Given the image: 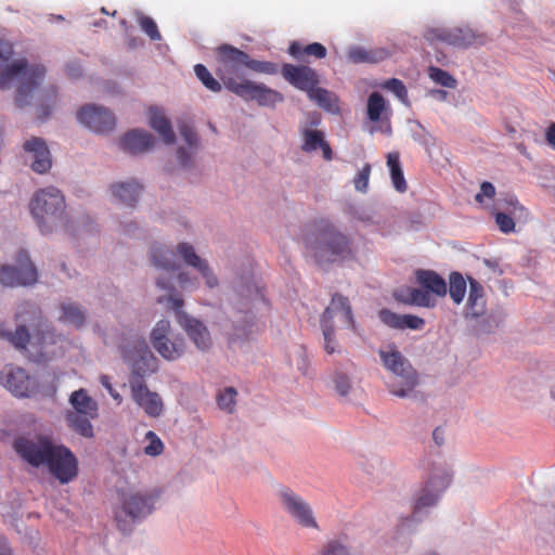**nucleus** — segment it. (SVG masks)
<instances>
[{
    "instance_id": "aec40b11",
    "label": "nucleus",
    "mask_w": 555,
    "mask_h": 555,
    "mask_svg": "<svg viewBox=\"0 0 555 555\" xmlns=\"http://www.w3.org/2000/svg\"><path fill=\"white\" fill-rule=\"evenodd\" d=\"M131 399L144 413L153 418L159 417L164 412V402L160 396L149 389L146 383L130 382Z\"/></svg>"
},
{
    "instance_id": "e2e57ef3",
    "label": "nucleus",
    "mask_w": 555,
    "mask_h": 555,
    "mask_svg": "<svg viewBox=\"0 0 555 555\" xmlns=\"http://www.w3.org/2000/svg\"><path fill=\"white\" fill-rule=\"evenodd\" d=\"M178 159L182 166H186L190 159V155L185 149L179 147L177 152Z\"/></svg>"
},
{
    "instance_id": "bf43d9fd",
    "label": "nucleus",
    "mask_w": 555,
    "mask_h": 555,
    "mask_svg": "<svg viewBox=\"0 0 555 555\" xmlns=\"http://www.w3.org/2000/svg\"><path fill=\"white\" fill-rule=\"evenodd\" d=\"M67 75L72 78H78L81 76L82 69L78 64H68L66 67Z\"/></svg>"
},
{
    "instance_id": "b1692460",
    "label": "nucleus",
    "mask_w": 555,
    "mask_h": 555,
    "mask_svg": "<svg viewBox=\"0 0 555 555\" xmlns=\"http://www.w3.org/2000/svg\"><path fill=\"white\" fill-rule=\"evenodd\" d=\"M378 318L386 326L395 330L420 331L425 326L423 318L413 314H399L386 308L379 310Z\"/></svg>"
},
{
    "instance_id": "5701e85b",
    "label": "nucleus",
    "mask_w": 555,
    "mask_h": 555,
    "mask_svg": "<svg viewBox=\"0 0 555 555\" xmlns=\"http://www.w3.org/2000/svg\"><path fill=\"white\" fill-rule=\"evenodd\" d=\"M258 332V326L254 321V315L247 312H237L232 319V330L228 332V341L232 347L238 343L249 339Z\"/></svg>"
},
{
    "instance_id": "69168bd1",
    "label": "nucleus",
    "mask_w": 555,
    "mask_h": 555,
    "mask_svg": "<svg viewBox=\"0 0 555 555\" xmlns=\"http://www.w3.org/2000/svg\"><path fill=\"white\" fill-rule=\"evenodd\" d=\"M50 98L52 100V102L54 103L55 102V99H56V90L54 88H52L50 91Z\"/></svg>"
},
{
    "instance_id": "09e8293b",
    "label": "nucleus",
    "mask_w": 555,
    "mask_h": 555,
    "mask_svg": "<svg viewBox=\"0 0 555 555\" xmlns=\"http://www.w3.org/2000/svg\"><path fill=\"white\" fill-rule=\"evenodd\" d=\"M336 391L340 396H347L351 389V383L348 375L344 372L336 371L333 377Z\"/></svg>"
},
{
    "instance_id": "79ce46f5",
    "label": "nucleus",
    "mask_w": 555,
    "mask_h": 555,
    "mask_svg": "<svg viewBox=\"0 0 555 555\" xmlns=\"http://www.w3.org/2000/svg\"><path fill=\"white\" fill-rule=\"evenodd\" d=\"M194 72L196 74V77L208 90L212 92L221 91V83L212 77V75L205 65L196 64L194 66Z\"/></svg>"
},
{
    "instance_id": "0e129e2a",
    "label": "nucleus",
    "mask_w": 555,
    "mask_h": 555,
    "mask_svg": "<svg viewBox=\"0 0 555 555\" xmlns=\"http://www.w3.org/2000/svg\"><path fill=\"white\" fill-rule=\"evenodd\" d=\"M433 438L436 442V444L441 446L443 444V430L440 427H437L433 433Z\"/></svg>"
},
{
    "instance_id": "e433bc0d",
    "label": "nucleus",
    "mask_w": 555,
    "mask_h": 555,
    "mask_svg": "<svg viewBox=\"0 0 555 555\" xmlns=\"http://www.w3.org/2000/svg\"><path fill=\"white\" fill-rule=\"evenodd\" d=\"M61 311L62 314L60 320L77 328L81 327L86 322V313L77 304H63L61 306Z\"/></svg>"
},
{
    "instance_id": "de8ad7c7",
    "label": "nucleus",
    "mask_w": 555,
    "mask_h": 555,
    "mask_svg": "<svg viewBox=\"0 0 555 555\" xmlns=\"http://www.w3.org/2000/svg\"><path fill=\"white\" fill-rule=\"evenodd\" d=\"M145 439L149 441L144 447V453L150 456H157L164 451V443L159 437L152 430L145 434Z\"/></svg>"
},
{
    "instance_id": "8fccbe9b",
    "label": "nucleus",
    "mask_w": 555,
    "mask_h": 555,
    "mask_svg": "<svg viewBox=\"0 0 555 555\" xmlns=\"http://www.w3.org/2000/svg\"><path fill=\"white\" fill-rule=\"evenodd\" d=\"M371 175V165L365 164L353 179L354 188L359 192H366Z\"/></svg>"
},
{
    "instance_id": "864d4df0",
    "label": "nucleus",
    "mask_w": 555,
    "mask_h": 555,
    "mask_svg": "<svg viewBox=\"0 0 555 555\" xmlns=\"http://www.w3.org/2000/svg\"><path fill=\"white\" fill-rule=\"evenodd\" d=\"M495 222L499 229L504 233L513 232L515 229V222L513 218L504 212H498L495 215Z\"/></svg>"
},
{
    "instance_id": "052dcab7",
    "label": "nucleus",
    "mask_w": 555,
    "mask_h": 555,
    "mask_svg": "<svg viewBox=\"0 0 555 555\" xmlns=\"http://www.w3.org/2000/svg\"><path fill=\"white\" fill-rule=\"evenodd\" d=\"M0 555H14L9 541L0 538Z\"/></svg>"
},
{
    "instance_id": "3c124183",
    "label": "nucleus",
    "mask_w": 555,
    "mask_h": 555,
    "mask_svg": "<svg viewBox=\"0 0 555 555\" xmlns=\"http://www.w3.org/2000/svg\"><path fill=\"white\" fill-rule=\"evenodd\" d=\"M139 23L141 26V29L152 39V40H159L160 39V33L158 31V27L154 20L150 16H141L139 18Z\"/></svg>"
},
{
    "instance_id": "f704fd0d",
    "label": "nucleus",
    "mask_w": 555,
    "mask_h": 555,
    "mask_svg": "<svg viewBox=\"0 0 555 555\" xmlns=\"http://www.w3.org/2000/svg\"><path fill=\"white\" fill-rule=\"evenodd\" d=\"M288 53L297 60H300L304 55L324 59L327 51L326 48L319 42L302 46L298 41H293L288 47Z\"/></svg>"
},
{
    "instance_id": "2f4dec72",
    "label": "nucleus",
    "mask_w": 555,
    "mask_h": 555,
    "mask_svg": "<svg viewBox=\"0 0 555 555\" xmlns=\"http://www.w3.org/2000/svg\"><path fill=\"white\" fill-rule=\"evenodd\" d=\"M142 186L134 180L112 185V192L121 203L134 206L138 202Z\"/></svg>"
},
{
    "instance_id": "7ed1b4c3",
    "label": "nucleus",
    "mask_w": 555,
    "mask_h": 555,
    "mask_svg": "<svg viewBox=\"0 0 555 555\" xmlns=\"http://www.w3.org/2000/svg\"><path fill=\"white\" fill-rule=\"evenodd\" d=\"M31 313L37 320L33 335L26 325H18L14 332H11L0 323V338L9 341L15 349L27 353L33 361L41 362L53 354L51 347L61 339V336L56 335L49 325L42 323L41 312L38 309L31 307Z\"/></svg>"
},
{
    "instance_id": "4be33fe9",
    "label": "nucleus",
    "mask_w": 555,
    "mask_h": 555,
    "mask_svg": "<svg viewBox=\"0 0 555 555\" xmlns=\"http://www.w3.org/2000/svg\"><path fill=\"white\" fill-rule=\"evenodd\" d=\"M0 380L16 397H27L31 391V380L24 369H7L1 373Z\"/></svg>"
},
{
    "instance_id": "6ab92c4d",
    "label": "nucleus",
    "mask_w": 555,
    "mask_h": 555,
    "mask_svg": "<svg viewBox=\"0 0 555 555\" xmlns=\"http://www.w3.org/2000/svg\"><path fill=\"white\" fill-rule=\"evenodd\" d=\"M450 482L451 476L444 469H439L431 475L421 489L414 505V514L420 513L425 507L435 505L439 500L440 493L449 487Z\"/></svg>"
},
{
    "instance_id": "1a4fd4ad",
    "label": "nucleus",
    "mask_w": 555,
    "mask_h": 555,
    "mask_svg": "<svg viewBox=\"0 0 555 555\" xmlns=\"http://www.w3.org/2000/svg\"><path fill=\"white\" fill-rule=\"evenodd\" d=\"M124 361L130 366V382L145 383L144 378L158 370V360L143 337L135 336L120 347Z\"/></svg>"
},
{
    "instance_id": "603ef678",
    "label": "nucleus",
    "mask_w": 555,
    "mask_h": 555,
    "mask_svg": "<svg viewBox=\"0 0 555 555\" xmlns=\"http://www.w3.org/2000/svg\"><path fill=\"white\" fill-rule=\"evenodd\" d=\"M321 555H350V553L343 543L332 540L323 546Z\"/></svg>"
},
{
    "instance_id": "f03ea898",
    "label": "nucleus",
    "mask_w": 555,
    "mask_h": 555,
    "mask_svg": "<svg viewBox=\"0 0 555 555\" xmlns=\"http://www.w3.org/2000/svg\"><path fill=\"white\" fill-rule=\"evenodd\" d=\"M302 243L307 255L321 268L356 257L351 238L327 219L314 220L305 231Z\"/></svg>"
},
{
    "instance_id": "2eb2a0df",
    "label": "nucleus",
    "mask_w": 555,
    "mask_h": 555,
    "mask_svg": "<svg viewBox=\"0 0 555 555\" xmlns=\"http://www.w3.org/2000/svg\"><path fill=\"white\" fill-rule=\"evenodd\" d=\"M37 279V269L24 250L17 254L16 266L0 267V283L4 286L31 285Z\"/></svg>"
},
{
    "instance_id": "5fc2aeb1",
    "label": "nucleus",
    "mask_w": 555,
    "mask_h": 555,
    "mask_svg": "<svg viewBox=\"0 0 555 555\" xmlns=\"http://www.w3.org/2000/svg\"><path fill=\"white\" fill-rule=\"evenodd\" d=\"M180 133L190 147L197 146L198 138L196 132L189 126H182Z\"/></svg>"
},
{
    "instance_id": "a18cd8bd",
    "label": "nucleus",
    "mask_w": 555,
    "mask_h": 555,
    "mask_svg": "<svg viewBox=\"0 0 555 555\" xmlns=\"http://www.w3.org/2000/svg\"><path fill=\"white\" fill-rule=\"evenodd\" d=\"M430 78L438 85L447 88H454L456 80L446 70L431 66L429 68Z\"/></svg>"
},
{
    "instance_id": "9b49d317",
    "label": "nucleus",
    "mask_w": 555,
    "mask_h": 555,
    "mask_svg": "<svg viewBox=\"0 0 555 555\" xmlns=\"http://www.w3.org/2000/svg\"><path fill=\"white\" fill-rule=\"evenodd\" d=\"M217 75L224 87L234 92L240 87L238 78L242 68L246 67L247 53L233 46L222 44L217 49Z\"/></svg>"
},
{
    "instance_id": "13d9d810",
    "label": "nucleus",
    "mask_w": 555,
    "mask_h": 555,
    "mask_svg": "<svg viewBox=\"0 0 555 555\" xmlns=\"http://www.w3.org/2000/svg\"><path fill=\"white\" fill-rule=\"evenodd\" d=\"M546 142L555 149V122L551 124L545 132Z\"/></svg>"
},
{
    "instance_id": "6e6552de",
    "label": "nucleus",
    "mask_w": 555,
    "mask_h": 555,
    "mask_svg": "<svg viewBox=\"0 0 555 555\" xmlns=\"http://www.w3.org/2000/svg\"><path fill=\"white\" fill-rule=\"evenodd\" d=\"M157 286L169 291L168 295L158 298V302L167 304L176 312L178 323L199 350H208L211 346V337L206 325L182 310L184 302L181 295L176 289L170 288L164 280L158 279Z\"/></svg>"
},
{
    "instance_id": "412c9836",
    "label": "nucleus",
    "mask_w": 555,
    "mask_h": 555,
    "mask_svg": "<svg viewBox=\"0 0 555 555\" xmlns=\"http://www.w3.org/2000/svg\"><path fill=\"white\" fill-rule=\"evenodd\" d=\"M281 72L286 81L307 93L319 83L317 72L309 66L284 64Z\"/></svg>"
},
{
    "instance_id": "c9c22d12",
    "label": "nucleus",
    "mask_w": 555,
    "mask_h": 555,
    "mask_svg": "<svg viewBox=\"0 0 555 555\" xmlns=\"http://www.w3.org/2000/svg\"><path fill=\"white\" fill-rule=\"evenodd\" d=\"M387 166L390 170V177L393 184V188L403 193L408 189L406 181L403 176V171L400 163V155L398 152H392L387 155Z\"/></svg>"
},
{
    "instance_id": "4d7b16f0",
    "label": "nucleus",
    "mask_w": 555,
    "mask_h": 555,
    "mask_svg": "<svg viewBox=\"0 0 555 555\" xmlns=\"http://www.w3.org/2000/svg\"><path fill=\"white\" fill-rule=\"evenodd\" d=\"M101 385L109 392L113 399L119 404L122 401L121 396L113 388L111 378L107 375L100 377Z\"/></svg>"
},
{
    "instance_id": "473e14b6",
    "label": "nucleus",
    "mask_w": 555,
    "mask_h": 555,
    "mask_svg": "<svg viewBox=\"0 0 555 555\" xmlns=\"http://www.w3.org/2000/svg\"><path fill=\"white\" fill-rule=\"evenodd\" d=\"M69 402L74 408L73 412L98 416V403L88 395L87 390L81 388L74 391L70 395Z\"/></svg>"
},
{
    "instance_id": "a19ab883",
    "label": "nucleus",
    "mask_w": 555,
    "mask_h": 555,
    "mask_svg": "<svg viewBox=\"0 0 555 555\" xmlns=\"http://www.w3.org/2000/svg\"><path fill=\"white\" fill-rule=\"evenodd\" d=\"M408 302L414 306L426 308H433L436 306L435 298L425 288H411L409 291Z\"/></svg>"
},
{
    "instance_id": "ddd939ff",
    "label": "nucleus",
    "mask_w": 555,
    "mask_h": 555,
    "mask_svg": "<svg viewBox=\"0 0 555 555\" xmlns=\"http://www.w3.org/2000/svg\"><path fill=\"white\" fill-rule=\"evenodd\" d=\"M425 37L431 43L441 42L456 48L482 46L488 41L485 34H477L469 27L431 28Z\"/></svg>"
},
{
    "instance_id": "a878e982",
    "label": "nucleus",
    "mask_w": 555,
    "mask_h": 555,
    "mask_svg": "<svg viewBox=\"0 0 555 555\" xmlns=\"http://www.w3.org/2000/svg\"><path fill=\"white\" fill-rule=\"evenodd\" d=\"M120 146L131 154L143 153L154 146V138L144 130L133 129L121 138Z\"/></svg>"
},
{
    "instance_id": "cd10ccee",
    "label": "nucleus",
    "mask_w": 555,
    "mask_h": 555,
    "mask_svg": "<svg viewBox=\"0 0 555 555\" xmlns=\"http://www.w3.org/2000/svg\"><path fill=\"white\" fill-rule=\"evenodd\" d=\"M304 143L301 150L306 153H311L318 149L322 150L323 157L325 160H332L333 151L330 144L324 139V133L319 130L305 129L302 132Z\"/></svg>"
},
{
    "instance_id": "c756f323",
    "label": "nucleus",
    "mask_w": 555,
    "mask_h": 555,
    "mask_svg": "<svg viewBox=\"0 0 555 555\" xmlns=\"http://www.w3.org/2000/svg\"><path fill=\"white\" fill-rule=\"evenodd\" d=\"M150 126L162 137L166 144H172L176 141V135L172 130L169 119L164 113L155 107L149 111Z\"/></svg>"
},
{
    "instance_id": "49530a36",
    "label": "nucleus",
    "mask_w": 555,
    "mask_h": 555,
    "mask_svg": "<svg viewBox=\"0 0 555 555\" xmlns=\"http://www.w3.org/2000/svg\"><path fill=\"white\" fill-rule=\"evenodd\" d=\"M383 88L391 91L402 103H408V90L400 79L390 78L384 82Z\"/></svg>"
},
{
    "instance_id": "680f3d73",
    "label": "nucleus",
    "mask_w": 555,
    "mask_h": 555,
    "mask_svg": "<svg viewBox=\"0 0 555 555\" xmlns=\"http://www.w3.org/2000/svg\"><path fill=\"white\" fill-rule=\"evenodd\" d=\"M178 281L181 285V287L185 288L190 285H194V282L190 279L189 274L185 272H180L178 274Z\"/></svg>"
},
{
    "instance_id": "a211bd4d",
    "label": "nucleus",
    "mask_w": 555,
    "mask_h": 555,
    "mask_svg": "<svg viewBox=\"0 0 555 555\" xmlns=\"http://www.w3.org/2000/svg\"><path fill=\"white\" fill-rule=\"evenodd\" d=\"M80 124L96 133H106L115 128V116L105 107L88 104L77 113Z\"/></svg>"
},
{
    "instance_id": "20e7f679",
    "label": "nucleus",
    "mask_w": 555,
    "mask_h": 555,
    "mask_svg": "<svg viewBox=\"0 0 555 555\" xmlns=\"http://www.w3.org/2000/svg\"><path fill=\"white\" fill-rule=\"evenodd\" d=\"M13 55V47L10 42H0V89H9L14 81H18L16 104H27V98L37 89L46 74L42 65L28 66L25 60H20L11 65L8 62Z\"/></svg>"
},
{
    "instance_id": "bb28decb",
    "label": "nucleus",
    "mask_w": 555,
    "mask_h": 555,
    "mask_svg": "<svg viewBox=\"0 0 555 555\" xmlns=\"http://www.w3.org/2000/svg\"><path fill=\"white\" fill-rule=\"evenodd\" d=\"M416 282L425 288L429 294L438 297H444L448 293V287L444 279L433 270L418 269L415 272Z\"/></svg>"
},
{
    "instance_id": "dca6fc26",
    "label": "nucleus",
    "mask_w": 555,
    "mask_h": 555,
    "mask_svg": "<svg viewBox=\"0 0 555 555\" xmlns=\"http://www.w3.org/2000/svg\"><path fill=\"white\" fill-rule=\"evenodd\" d=\"M279 498L284 511L305 528H318L310 505L297 493L288 488L280 490Z\"/></svg>"
},
{
    "instance_id": "774afa93",
    "label": "nucleus",
    "mask_w": 555,
    "mask_h": 555,
    "mask_svg": "<svg viewBox=\"0 0 555 555\" xmlns=\"http://www.w3.org/2000/svg\"><path fill=\"white\" fill-rule=\"evenodd\" d=\"M102 12L107 14L108 12L105 10V8H102Z\"/></svg>"
},
{
    "instance_id": "72a5a7b5",
    "label": "nucleus",
    "mask_w": 555,
    "mask_h": 555,
    "mask_svg": "<svg viewBox=\"0 0 555 555\" xmlns=\"http://www.w3.org/2000/svg\"><path fill=\"white\" fill-rule=\"evenodd\" d=\"M95 417L77 412H66L65 415L68 426L85 438H92L94 436L90 421Z\"/></svg>"
},
{
    "instance_id": "ea45409f",
    "label": "nucleus",
    "mask_w": 555,
    "mask_h": 555,
    "mask_svg": "<svg viewBox=\"0 0 555 555\" xmlns=\"http://www.w3.org/2000/svg\"><path fill=\"white\" fill-rule=\"evenodd\" d=\"M386 109V101L378 92H373L367 99V117L376 122L380 119L382 113Z\"/></svg>"
},
{
    "instance_id": "7c9ffc66",
    "label": "nucleus",
    "mask_w": 555,
    "mask_h": 555,
    "mask_svg": "<svg viewBox=\"0 0 555 555\" xmlns=\"http://www.w3.org/2000/svg\"><path fill=\"white\" fill-rule=\"evenodd\" d=\"M486 307L483 287L474 279L469 280V294L467 300V314L478 318L483 314Z\"/></svg>"
},
{
    "instance_id": "f257e3e1",
    "label": "nucleus",
    "mask_w": 555,
    "mask_h": 555,
    "mask_svg": "<svg viewBox=\"0 0 555 555\" xmlns=\"http://www.w3.org/2000/svg\"><path fill=\"white\" fill-rule=\"evenodd\" d=\"M13 447L31 466H46L62 485L70 482L78 475V461L75 454L64 444L54 443L48 436L20 437Z\"/></svg>"
},
{
    "instance_id": "58836bf2",
    "label": "nucleus",
    "mask_w": 555,
    "mask_h": 555,
    "mask_svg": "<svg viewBox=\"0 0 555 555\" xmlns=\"http://www.w3.org/2000/svg\"><path fill=\"white\" fill-rule=\"evenodd\" d=\"M449 294L454 304L460 305L466 294V281L459 272H452L449 276Z\"/></svg>"
},
{
    "instance_id": "4468645a",
    "label": "nucleus",
    "mask_w": 555,
    "mask_h": 555,
    "mask_svg": "<svg viewBox=\"0 0 555 555\" xmlns=\"http://www.w3.org/2000/svg\"><path fill=\"white\" fill-rule=\"evenodd\" d=\"M151 343L154 349L166 360L179 359L185 350L184 339L172 335L168 320H160L151 332Z\"/></svg>"
},
{
    "instance_id": "37998d69",
    "label": "nucleus",
    "mask_w": 555,
    "mask_h": 555,
    "mask_svg": "<svg viewBox=\"0 0 555 555\" xmlns=\"http://www.w3.org/2000/svg\"><path fill=\"white\" fill-rule=\"evenodd\" d=\"M236 395L235 388H224L217 397L218 406L228 413H232L236 404Z\"/></svg>"
},
{
    "instance_id": "393cba45",
    "label": "nucleus",
    "mask_w": 555,
    "mask_h": 555,
    "mask_svg": "<svg viewBox=\"0 0 555 555\" xmlns=\"http://www.w3.org/2000/svg\"><path fill=\"white\" fill-rule=\"evenodd\" d=\"M24 150L34 154L31 168L38 173H44L51 168V157L48 146L40 138H31L24 143Z\"/></svg>"
},
{
    "instance_id": "338daca9",
    "label": "nucleus",
    "mask_w": 555,
    "mask_h": 555,
    "mask_svg": "<svg viewBox=\"0 0 555 555\" xmlns=\"http://www.w3.org/2000/svg\"><path fill=\"white\" fill-rule=\"evenodd\" d=\"M552 397L555 399V388L552 390Z\"/></svg>"
},
{
    "instance_id": "6e6d98bb",
    "label": "nucleus",
    "mask_w": 555,
    "mask_h": 555,
    "mask_svg": "<svg viewBox=\"0 0 555 555\" xmlns=\"http://www.w3.org/2000/svg\"><path fill=\"white\" fill-rule=\"evenodd\" d=\"M495 194V189L490 182H482L480 185V192L476 194L475 199L478 203H482L483 197L492 198Z\"/></svg>"
},
{
    "instance_id": "9d476101",
    "label": "nucleus",
    "mask_w": 555,
    "mask_h": 555,
    "mask_svg": "<svg viewBox=\"0 0 555 555\" xmlns=\"http://www.w3.org/2000/svg\"><path fill=\"white\" fill-rule=\"evenodd\" d=\"M158 498L157 492H122L120 506L115 511L117 527L124 533L131 530V525L150 515Z\"/></svg>"
},
{
    "instance_id": "c03bdc74",
    "label": "nucleus",
    "mask_w": 555,
    "mask_h": 555,
    "mask_svg": "<svg viewBox=\"0 0 555 555\" xmlns=\"http://www.w3.org/2000/svg\"><path fill=\"white\" fill-rule=\"evenodd\" d=\"M255 73L274 75L278 73V67L272 62L251 60L247 54L246 67Z\"/></svg>"
},
{
    "instance_id": "c85d7f7f",
    "label": "nucleus",
    "mask_w": 555,
    "mask_h": 555,
    "mask_svg": "<svg viewBox=\"0 0 555 555\" xmlns=\"http://www.w3.org/2000/svg\"><path fill=\"white\" fill-rule=\"evenodd\" d=\"M389 57V52L384 48L363 49L352 47L347 52V59L354 64L359 63H379Z\"/></svg>"
},
{
    "instance_id": "0eeeda50",
    "label": "nucleus",
    "mask_w": 555,
    "mask_h": 555,
    "mask_svg": "<svg viewBox=\"0 0 555 555\" xmlns=\"http://www.w3.org/2000/svg\"><path fill=\"white\" fill-rule=\"evenodd\" d=\"M382 363L395 379L388 384L389 391L400 398L408 397L418 384V374L410 361L391 344L378 351Z\"/></svg>"
},
{
    "instance_id": "423d86ee",
    "label": "nucleus",
    "mask_w": 555,
    "mask_h": 555,
    "mask_svg": "<svg viewBox=\"0 0 555 555\" xmlns=\"http://www.w3.org/2000/svg\"><path fill=\"white\" fill-rule=\"evenodd\" d=\"M65 207L63 194L53 186L38 190L29 204L31 216L44 234L66 224Z\"/></svg>"
},
{
    "instance_id": "f3484780",
    "label": "nucleus",
    "mask_w": 555,
    "mask_h": 555,
    "mask_svg": "<svg viewBox=\"0 0 555 555\" xmlns=\"http://www.w3.org/2000/svg\"><path fill=\"white\" fill-rule=\"evenodd\" d=\"M233 93L247 102L256 101L259 106H274L284 100L279 91L248 79H241L240 87Z\"/></svg>"
},
{
    "instance_id": "4c0bfd02",
    "label": "nucleus",
    "mask_w": 555,
    "mask_h": 555,
    "mask_svg": "<svg viewBox=\"0 0 555 555\" xmlns=\"http://www.w3.org/2000/svg\"><path fill=\"white\" fill-rule=\"evenodd\" d=\"M307 95L311 101L315 102L320 107L326 111L334 112L338 108L336 96L324 88L315 86L307 93Z\"/></svg>"
},
{
    "instance_id": "39448f33",
    "label": "nucleus",
    "mask_w": 555,
    "mask_h": 555,
    "mask_svg": "<svg viewBox=\"0 0 555 555\" xmlns=\"http://www.w3.org/2000/svg\"><path fill=\"white\" fill-rule=\"evenodd\" d=\"M177 256L186 266L195 269L203 276L209 288L218 285V279L211 271L207 260L201 258L191 244L185 242L179 243L176 253L164 246H153L151 249V260L153 264L168 272H176L180 269V266L176 262Z\"/></svg>"
},
{
    "instance_id": "f8f14e48",
    "label": "nucleus",
    "mask_w": 555,
    "mask_h": 555,
    "mask_svg": "<svg viewBox=\"0 0 555 555\" xmlns=\"http://www.w3.org/2000/svg\"><path fill=\"white\" fill-rule=\"evenodd\" d=\"M338 315L340 321L352 331H357V325L352 315L351 306L347 297L335 294L332 297L331 305L325 309L321 318V326L324 336V349L328 354L334 353V326L333 319Z\"/></svg>"
}]
</instances>
